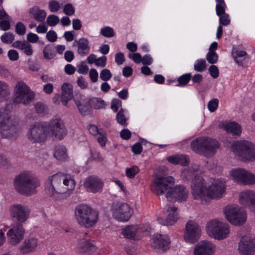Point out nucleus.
I'll list each match as a JSON object with an SVG mask.
<instances>
[{"label":"nucleus","instance_id":"obj_1","mask_svg":"<svg viewBox=\"0 0 255 255\" xmlns=\"http://www.w3.org/2000/svg\"><path fill=\"white\" fill-rule=\"evenodd\" d=\"M75 186V181L71 176L57 173L47 178L45 190L52 200L61 202L70 196Z\"/></svg>","mask_w":255,"mask_h":255},{"label":"nucleus","instance_id":"obj_2","mask_svg":"<svg viewBox=\"0 0 255 255\" xmlns=\"http://www.w3.org/2000/svg\"><path fill=\"white\" fill-rule=\"evenodd\" d=\"M199 172V167L197 165H192L189 169L183 172V175L187 179H192L191 193L193 198L206 203L208 198V191L205 180L197 175Z\"/></svg>","mask_w":255,"mask_h":255},{"label":"nucleus","instance_id":"obj_3","mask_svg":"<svg viewBox=\"0 0 255 255\" xmlns=\"http://www.w3.org/2000/svg\"><path fill=\"white\" fill-rule=\"evenodd\" d=\"M13 185L18 193L30 196L37 193V188L39 186V182L31 172L25 171L15 176Z\"/></svg>","mask_w":255,"mask_h":255},{"label":"nucleus","instance_id":"obj_4","mask_svg":"<svg viewBox=\"0 0 255 255\" xmlns=\"http://www.w3.org/2000/svg\"><path fill=\"white\" fill-rule=\"evenodd\" d=\"M21 131L17 120L8 116L5 108L0 109V133L2 137L15 138Z\"/></svg>","mask_w":255,"mask_h":255},{"label":"nucleus","instance_id":"obj_5","mask_svg":"<svg viewBox=\"0 0 255 255\" xmlns=\"http://www.w3.org/2000/svg\"><path fill=\"white\" fill-rule=\"evenodd\" d=\"M75 216L78 224L85 228L93 227L98 219V213L85 204L80 205L75 208Z\"/></svg>","mask_w":255,"mask_h":255},{"label":"nucleus","instance_id":"obj_6","mask_svg":"<svg viewBox=\"0 0 255 255\" xmlns=\"http://www.w3.org/2000/svg\"><path fill=\"white\" fill-rule=\"evenodd\" d=\"M191 147L194 152L208 156L215 154L219 144L215 139L207 137H200L192 141Z\"/></svg>","mask_w":255,"mask_h":255},{"label":"nucleus","instance_id":"obj_7","mask_svg":"<svg viewBox=\"0 0 255 255\" xmlns=\"http://www.w3.org/2000/svg\"><path fill=\"white\" fill-rule=\"evenodd\" d=\"M208 235L216 240H221L228 237L230 234L229 225L218 219L209 222L206 225Z\"/></svg>","mask_w":255,"mask_h":255},{"label":"nucleus","instance_id":"obj_8","mask_svg":"<svg viewBox=\"0 0 255 255\" xmlns=\"http://www.w3.org/2000/svg\"><path fill=\"white\" fill-rule=\"evenodd\" d=\"M233 152L242 158L250 161L255 160V145L247 140L236 141L232 143Z\"/></svg>","mask_w":255,"mask_h":255},{"label":"nucleus","instance_id":"obj_9","mask_svg":"<svg viewBox=\"0 0 255 255\" xmlns=\"http://www.w3.org/2000/svg\"><path fill=\"white\" fill-rule=\"evenodd\" d=\"M224 214L228 221L233 225H241L245 223L247 220V215L245 210L236 205L226 207L224 209Z\"/></svg>","mask_w":255,"mask_h":255},{"label":"nucleus","instance_id":"obj_10","mask_svg":"<svg viewBox=\"0 0 255 255\" xmlns=\"http://www.w3.org/2000/svg\"><path fill=\"white\" fill-rule=\"evenodd\" d=\"M34 97V94L23 82H17L14 87L13 102L16 104H27Z\"/></svg>","mask_w":255,"mask_h":255},{"label":"nucleus","instance_id":"obj_11","mask_svg":"<svg viewBox=\"0 0 255 255\" xmlns=\"http://www.w3.org/2000/svg\"><path fill=\"white\" fill-rule=\"evenodd\" d=\"M174 183L175 179L172 176H158L152 182L151 190L156 195H162L165 192L168 191Z\"/></svg>","mask_w":255,"mask_h":255},{"label":"nucleus","instance_id":"obj_12","mask_svg":"<svg viewBox=\"0 0 255 255\" xmlns=\"http://www.w3.org/2000/svg\"><path fill=\"white\" fill-rule=\"evenodd\" d=\"M46 127L48 136L57 140L62 139L67 133L64 122L59 119L51 121Z\"/></svg>","mask_w":255,"mask_h":255},{"label":"nucleus","instance_id":"obj_13","mask_svg":"<svg viewBox=\"0 0 255 255\" xmlns=\"http://www.w3.org/2000/svg\"><path fill=\"white\" fill-rule=\"evenodd\" d=\"M111 211L114 217L121 221H128L131 216L133 211L128 204L116 202L113 204Z\"/></svg>","mask_w":255,"mask_h":255},{"label":"nucleus","instance_id":"obj_14","mask_svg":"<svg viewBox=\"0 0 255 255\" xmlns=\"http://www.w3.org/2000/svg\"><path fill=\"white\" fill-rule=\"evenodd\" d=\"M27 138L33 143L44 141L48 136L46 127L39 123L31 125L27 132Z\"/></svg>","mask_w":255,"mask_h":255},{"label":"nucleus","instance_id":"obj_15","mask_svg":"<svg viewBox=\"0 0 255 255\" xmlns=\"http://www.w3.org/2000/svg\"><path fill=\"white\" fill-rule=\"evenodd\" d=\"M201 230L199 225L194 221H188L185 227L184 240L189 243H195L201 236Z\"/></svg>","mask_w":255,"mask_h":255},{"label":"nucleus","instance_id":"obj_16","mask_svg":"<svg viewBox=\"0 0 255 255\" xmlns=\"http://www.w3.org/2000/svg\"><path fill=\"white\" fill-rule=\"evenodd\" d=\"M165 196L167 200L171 202H185L188 196V191L183 186L177 185L174 187H171Z\"/></svg>","mask_w":255,"mask_h":255},{"label":"nucleus","instance_id":"obj_17","mask_svg":"<svg viewBox=\"0 0 255 255\" xmlns=\"http://www.w3.org/2000/svg\"><path fill=\"white\" fill-rule=\"evenodd\" d=\"M239 250L242 255H253L255 252V238L248 234L243 236L239 243Z\"/></svg>","mask_w":255,"mask_h":255},{"label":"nucleus","instance_id":"obj_18","mask_svg":"<svg viewBox=\"0 0 255 255\" xmlns=\"http://www.w3.org/2000/svg\"><path fill=\"white\" fill-rule=\"evenodd\" d=\"M226 190V182L223 179L214 180L208 186V198L213 199L221 198Z\"/></svg>","mask_w":255,"mask_h":255},{"label":"nucleus","instance_id":"obj_19","mask_svg":"<svg viewBox=\"0 0 255 255\" xmlns=\"http://www.w3.org/2000/svg\"><path fill=\"white\" fill-rule=\"evenodd\" d=\"M11 216L18 223L25 222L29 218L30 210L29 208L25 205L21 204H14L10 208Z\"/></svg>","mask_w":255,"mask_h":255},{"label":"nucleus","instance_id":"obj_20","mask_svg":"<svg viewBox=\"0 0 255 255\" xmlns=\"http://www.w3.org/2000/svg\"><path fill=\"white\" fill-rule=\"evenodd\" d=\"M216 251V246L208 240H202L195 245L194 255H214Z\"/></svg>","mask_w":255,"mask_h":255},{"label":"nucleus","instance_id":"obj_21","mask_svg":"<svg viewBox=\"0 0 255 255\" xmlns=\"http://www.w3.org/2000/svg\"><path fill=\"white\" fill-rule=\"evenodd\" d=\"M24 233V229L21 224L13 225L7 233L9 242L13 245L18 244L23 239Z\"/></svg>","mask_w":255,"mask_h":255},{"label":"nucleus","instance_id":"obj_22","mask_svg":"<svg viewBox=\"0 0 255 255\" xmlns=\"http://www.w3.org/2000/svg\"><path fill=\"white\" fill-rule=\"evenodd\" d=\"M84 186L88 192L97 193L101 192L103 182L98 177L91 176L86 179Z\"/></svg>","mask_w":255,"mask_h":255},{"label":"nucleus","instance_id":"obj_23","mask_svg":"<svg viewBox=\"0 0 255 255\" xmlns=\"http://www.w3.org/2000/svg\"><path fill=\"white\" fill-rule=\"evenodd\" d=\"M152 247L158 250L159 252H163L169 248L170 240L166 235H157L152 239Z\"/></svg>","mask_w":255,"mask_h":255},{"label":"nucleus","instance_id":"obj_24","mask_svg":"<svg viewBox=\"0 0 255 255\" xmlns=\"http://www.w3.org/2000/svg\"><path fill=\"white\" fill-rule=\"evenodd\" d=\"M143 229L139 225H130L123 229L122 234L126 238L136 240L143 236Z\"/></svg>","mask_w":255,"mask_h":255},{"label":"nucleus","instance_id":"obj_25","mask_svg":"<svg viewBox=\"0 0 255 255\" xmlns=\"http://www.w3.org/2000/svg\"><path fill=\"white\" fill-rule=\"evenodd\" d=\"M179 219V213L177 208L169 207L166 211V218L165 220L161 218L158 219L159 223L163 225L169 226L174 225Z\"/></svg>","mask_w":255,"mask_h":255},{"label":"nucleus","instance_id":"obj_26","mask_svg":"<svg viewBox=\"0 0 255 255\" xmlns=\"http://www.w3.org/2000/svg\"><path fill=\"white\" fill-rule=\"evenodd\" d=\"M239 200L242 206L250 209L255 202V192L251 190L244 191L240 193Z\"/></svg>","mask_w":255,"mask_h":255},{"label":"nucleus","instance_id":"obj_27","mask_svg":"<svg viewBox=\"0 0 255 255\" xmlns=\"http://www.w3.org/2000/svg\"><path fill=\"white\" fill-rule=\"evenodd\" d=\"M62 93L61 96V102L63 105L66 106L68 101L73 96L72 86L68 83H64L61 86Z\"/></svg>","mask_w":255,"mask_h":255},{"label":"nucleus","instance_id":"obj_28","mask_svg":"<svg viewBox=\"0 0 255 255\" xmlns=\"http://www.w3.org/2000/svg\"><path fill=\"white\" fill-rule=\"evenodd\" d=\"M75 44H77V52L80 55L84 56L89 53L90 47L89 40L87 38H80L74 42L73 45Z\"/></svg>","mask_w":255,"mask_h":255},{"label":"nucleus","instance_id":"obj_29","mask_svg":"<svg viewBox=\"0 0 255 255\" xmlns=\"http://www.w3.org/2000/svg\"><path fill=\"white\" fill-rule=\"evenodd\" d=\"M12 45L22 51L27 56H31L33 53L32 45L26 41L17 40L14 42Z\"/></svg>","mask_w":255,"mask_h":255},{"label":"nucleus","instance_id":"obj_30","mask_svg":"<svg viewBox=\"0 0 255 255\" xmlns=\"http://www.w3.org/2000/svg\"><path fill=\"white\" fill-rule=\"evenodd\" d=\"M37 244V239L34 238L27 239L20 246V250L23 254L31 252L36 248Z\"/></svg>","mask_w":255,"mask_h":255},{"label":"nucleus","instance_id":"obj_31","mask_svg":"<svg viewBox=\"0 0 255 255\" xmlns=\"http://www.w3.org/2000/svg\"><path fill=\"white\" fill-rule=\"evenodd\" d=\"M245 172L246 169L244 168H234L229 171V176L234 182L242 185Z\"/></svg>","mask_w":255,"mask_h":255},{"label":"nucleus","instance_id":"obj_32","mask_svg":"<svg viewBox=\"0 0 255 255\" xmlns=\"http://www.w3.org/2000/svg\"><path fill=\"white\" fill-rule=\"evenodd\" d=\"M232 56L239 65H243L250 59V56L245 51L234 49L232 51Z\"/></svg>","mask_w":255,"mask_h":255},{"label":"nucleus","instance_id":"obj_33","mask_svg":"<svg viewBox=\"0 0 255 255\" xmlns=\"http://www.w3.org/2000/svg\"><path fill=\"white\" fill-rule=\"evenodd\" d=\"M78 248L79 252L82 253L89 254L95 250V246L89 241L81 239L79 241Z\"/></svg>","mask_w":255,"mask_h":255},{"label":"nucleus","instance_id":"obj_34","mask_svg":"<svg viewBox=\"0 0 255 255\" xmlns=\"http://www.w3.org/2000/svg\"><path fill=\"white\" fill-rule=\"evenodd\" d=\"M224 128L228 132L232 133L233 135L239 136L241 134L242 127L236 122L227 123Z\"/></svg>","mask_w":255,"mask_h":255},{"label":"nucleus","instance_id":"obj_35","mask_svg":"<svg viewBox=\"0 0 255 255\" xmlns=\"http://www.w3.org/2000/svg\"><path fill=\"white\" fill-rule=\"evenodd\" d=\"M29 13L34 19L38 21H44L46 16L45 11L39 9L37 6H34L30 8Z\"/></svg>","mask_w":255,"mask_h":255},{"label":"nucleus","instance_id":"obj_36","mask_svg":"<svg viewBox=\"0 0 255 255\" xmlns=\"http://www.w3.org/2000/svg\"><path fill=\"white\" fill-rule=\"evenodd\" d=\"M54 157L59 161H65L68 158L67 149L64 146L58 145L55 147Z\"/></svg>","mask_w":255,"mask_h":255},{"label":"nucleus","instance_id":"obj_37","mask_svg":"<svg viewBox=\"0 0 255 255\" xmlns=\"http://www.w3.org/2000/svg\"><path fill=\"white\" fill-rule=\"evenodd\" d=\"M74 101L81 114L86 115L90 113V106L89 102L84 100H81L80 101L75 100Z\"/></svg>","mask_w":255,"mask_h":255},{"label":"nucleus","instance_id":"obj_38","mask_svg":"<svg viewBox=\"0 0 255 255\" xmlns=\"http://www.w3.org/2000/svg\"><path fill=\"white\" fill-rule=\"evenodd\" d=\"M255 184V174L246 170L242 185H252Z\"/></svg>","mask_w":255,"mask_h":255},{"label":"nucleus","instance_id":"obj_39","mask_svg":"<svg viewBox=\"0 0 255 255\" xmlns=\"http://www.w3.org/2000/svg\"><path fill=\"white\" fill-rule=\"evenodd\" d=\"M89 102L90 107L96 109H102L106 105L105 101L100 98H93L89 101Z\"/></svg>","mask_w":255,"mask_h":255},{"label":"nucleus","instance_id":"obj_40","mask_svg":"<svg viewBox=\"0 0 255 255\" xmlns=\"http://www.w3.org/2000/svg\"><path fill=\"white\" fill-rule=\"evenodd\" d=\"M43 53L44 58L49 60L53 58L56 55L53 48L49 45L45 46Z\"/></svg>","mask_w":255,"mask_h":255},{"label":"nucleus","instance_id":"obj_41","mask_svg":"<svg viewBox=\"0 0 255 255\" xmlns=\"http://www.w3.org/2000/svg\"><path fill=\"white\" fill-rule=\"evenodd\" d=\"M116 120L117 122L121 125L123 126H126L127 125V119L126 118L123 109L121 108L118 112L116 115Z\"/></svg>","mask_w":255,"mask_h":255},{"label":"nucleus","instance_id":"obj_42","mask_svg":"<svg viewBox=\"0 0 255 255\" xmlns=\"http://www.w3.org/2000/svg\"><path fill=\"white\" fill-rule=\"evenodd\" d=\"M194 69L198 72H202L206 68V62L204 59H199L196 61L194 66Z\"/></svg>","mask_w":255,"mask_h":255},{"label":"nucleus","instance_id":"obj_43","mask_svg":"<svg viewBox=\"0 0 255 255\" xmlns=\"http://www.w3.org/2000/svg\"><path fill=\"white\" fill-rule=\"evenodd\" d=\"M206 58L208 62L212 64L216 63L218 60V55L215 51H209Z\"/></svg>","mask_w":255,"mask_h":255},{"label":"nucleus","instance_id":"obj_44","mask_svg":"<svg viewBox=\"0 0 255 255\" xmlns=\"http://www.w3.org/2000/svg\"><path fill=\"white\" fill-rule=\"evenodd\" d=\"M101 34L106 37H112L115 35L113 29L109 26L105 27L101 29Z\"/></svg>","mask_w":255,"mask_h":255},{"label":"nucleus","instance_id":"obj_45","mask_svg":"<svg viewBox=\"0 0 255 255\" xmlns=\"http://www.w3.org/2000/svg\"><path fill=\"white\" fill-rule=\"evenodd\" d=\"M219 102V100L217 98H214L208 102V108L210 112H214L217 109Z\"/></svg>","mask_w":255,"mask_h":255},{"label":"nucleus","instance_id":"obj_46","mask_svg":"<svg viewBox=\"0 0 255 255\" xmlns=\"http://www.w3.org/2000/svg\"><path fill=\"white\" fill-rule=\"evenodd\" d=\"M191 76V75L190 74H186L179 77L178 79V84L177 86H185L190 80Z\"/></svg>","mask_w":255,"mask_h":255},{"label":"nucleus","instance_id":"obj_47","mask_svg":"<svg viewBox=\"0 0 255 255\" xmlns=\"http://www.w3.org/2000/svg\"><path fill=\"white\" fill-rule=\"evenodd\" d=\"M60 21L59 18L58 16L55 15H49L46 19V22L50 26H54L56 25Z\"/></svg>","mask_w":255,"mask_h":255},{"label":"nucleus","instance_id":"obj_48","mask_svg":"<svg viewBox=\"0 0 255 255\" xmlns=\"http://www.w3.org/2000/svg\"><path fill=\"white\" fill-rule=\"evenodd\" d=\"M139 171V170L138 167L134 166L126 169V175L128 178H132Z\"/></svg>","mask_w":255,"mask_h":255},{"label":"nucleus","instance_id":"obj_49","mask_svg":"<svg viewBox=\"0 0 255 255\" xmlns=\"http://www.w3.org/2000/svg\"><path fill=\"white\" fill-rule=\"evenodd\" d=\"M14 35L10 32H6L1 37V41L5 43H10L14 40Z\"/></svg>","mask_w":255,"mask_h":255},{"label":"nucleus","instance_id":"obj_50","mask_svg":"<svg viewBox=\"0 0 255 255\" xmlns=\"http://www.w3.org/2000/svg\"><path fill=\"white\" fill-rule=\"evenodd\" d=\"M112 76V74L110 71L107 69H104L102 70L100 74V78L104 81H107L109 80Z\"/></svg>","mask_w":255,"mask_h":255},{"label":"nucleus","instance_id":"obj_51","mask_svg":"<svg viewBox=\"0 0 255 255\" xmlns=\"http://www.w3.org/2000/svg\"><path fill=\"white\" fill-rule=\"evenodd\" d=\"M219 23L220 25H228L230 23V19L228 14L226 13L219 16Z\"/></svg>","mask_w":255,"mask_h":255},{"label":"nucleus","instance_id":"obj_52","mask_svg":"<svg viewBox=\"0 0 255 255\" xmlns=\"http://www.w3.org/2000/svg\"><path fill=\"white\" fill-rule=\"evenodd\" d=\"M60 7V4L57 1L51 0L49 2V8L52 12L57 11Z\"/></svg>","mask_w":255,"mask_h":255},{"label":"nucleus","instance_id":"obj_53","mask_svg":"<svg viewBox=\"0 0 255 255\" xmlns=\"http://www.w3.org/2000/svg\"><path fill=\"white\" fill-rule=\"evenodd\" d=\"M208 70L211 76L214 79L217 78L219 75V71L217 66L214 65H211Z\"/></svg>","mask_w":255,"mask_h":255},{"label":"nucleus","instance_id":"obj_54","mask_svg":"<svg viewBox=\"0 0 255 255\" xmlns=\"http://www.w3.org/2000/svg\"><path fill=\"white\" fill-rule=\"evenodd\" d=\"M64 13L67 15H72L75 12V8L71 3L66 4L63 8Z\"/></svg>","mask_w":255,"mask_h":255},{"label":"nucleus","instance_id":"obj_55","mask_svg":"<svg viewBox=\"0 0 255 255\" xmlns=\"http://www.w3.org/2000/svg\"><path fill=\"white\" fill-rule=\"evenodd\" d=\"M15 31L18 34L22 35L25 34L26 32V27L22 22H18L16 24Z\"/></svg>","mask_w":255,"mask_h":255},{"label":"nucleus","instance_id":"obj_56","mask_svg":"<svg viewBox=\"0 0 255 255\" xmlns=\"http://www.w3.org/2000/svg\"><path fill=\"white\" fill-rule=\"evenodd\" d=\"M77 72L80 74H86L89 71L88 66L84 62H81L77 65Z\"/></svg>","mask_w":255,"mask_h":255},{"label":"nucleus","instance_id":"obj_57","mask_svg":"<svg viewBox=\"0 0 255 255\" xmlns=\"http://www.w3.org/2000/svg\"><path fill=\"white\" fill-rule=\"evenodd\" d=\"M122 107L121 101L117 99H114L111 102V109L115 112H117L118 109Z\"/></svg>","mask_w":255,"mask_h":255},{"label":"nucleus","instance_id":"obj_58","mask_svg":"<svg viewBox=\"0 0 255 255\" xmlns=\"http://www.w3.org/2000/svg\"><path fill=\"white\" fill-rule=\"evenodd\" d=\"M46 37L47 40L51 42L56 41L57 39V34L54 30L49 31L47 33Z\"/></svg>","mask_w":255,"mask_h":255},{"label":"nucleus","instance_id":"obj_59","mask_svg":"<svg viewBox=\"0 0 255 255\" xmlns=\"http://www.w3.org/2000/svg\"><path fill=\"white\" fill-rule=\"evenodd\" d=\"M128 57L136 63H139L142 61L141 55L138 53H129Z\"/></svg>","mask_w":255,"mask_h":255},{"label":"nucleus","instance_id":"obj_60","mask_svg":"<svg viewBox=\"0 0 255 255\" xmlns=\"http://www.w3.org/2000/svg\"><path fill=\"white\" fill-rule=\"evenodd\" d=\"M10 21L9 19H6L0 21V28L3 30H7L10 28Z\"/></svg>","mask_w":255,"mask_h":255},{"label":"nucleus","instance_id":"obj_61","mask_svg":"<svg viewBox=\"0 0 255 255\" xmlns=\"http://www.w3.org/2000/svg\"><path fill=\"white\" fill-rule=\"evenodd\" d=\"M10 165L8 159L4 155L0 154V166L5 168Z\"/></svg>","mask_w":255,"mask_h":255},{"label":"nucleus","instance_id":"obj_62","mask_svg":"<svg viewBox=\"0 0 255 255\" xmlns=\"http://www.w3.org/2000/svg\"><path fill=\"white\" fill-rule=\"evenodd\" d=\"M9 59L11 61H16L19 58L18 52L15 50H10L7 53Z\"/></svg>","mask_w":255,"mask_h":255},{"label":"nucleus","instance_id":"obj_63","mask_svg":"<svg viewBox=\"0 0 255 255\" xmlns=\"http://www.w3.org/2000/svg\"><path fill=\"white\" fill-rule=\"evenodd\" d=\"M125 61V56L123 53L119 52L115 55V62L118 65L122 64Z\"/></svg>","mask_w":255,"mask_h":255},{"label":"nucleus","instance_id":"obj_64","mask_svg":"<svg viewBox=\"0 0 255 255\" xmlns=\"http://www.w3.org/2000/svg\"><path fill=\"white\" fill-rule=\"evenodd\" d=\"M38 39V36L35 33L29 32L27 35V40L28 42L36 43Z\"/></svg>","mask_w":255,"mask_h":255}]
</instances>
